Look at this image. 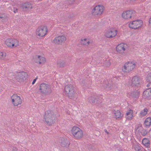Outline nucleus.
<instances>
[{
	"instance_id": "obj_24",
	"label": "nucleus",
	"mask_w": 151,
	"mask_h": 151,
	"mask_svg": "<svg viewBox=\"0 0 151 151\" xmlns=\"http://www.w3.org/2000/svg\"><path fill=\"white\" fill-rule=\"evenodd\" d=\"M142 143L147 148L150 147V142L148 139L146 138L142 140Z\"/></svg>"
},
{
	"instance_id": "obj_25",
	"label": "nucleus",
	"mask_w": 151,
	"mask_h": 151,
	"mask_svg": "<svg viewBox=\"0 0 151 151\" xmlns=\"http://www.w3.org/2000/svg\"><path fill=\"white\" fill-rule=\"evenodd\" d=\"M132 146L135 151H139L141 149L140 145L139 144L133 143Z\"/></svg>"
},
{
	"instance_id": "obj_39",
	"label": "nucleus",
	"mask_w": 151,
	"mask_h": 151,
	"mask_svg": "<svg viewBox=\"0 0 151 151\" xmlns=\"http://www.w3.org/2000/svg\"><path fill=\"white\" fill-rule=\"evenodd\" d=\"M105 83L106 85V87L107 88L109 86V83L108 82V81H107V82H106Z\"/></svg>"
},
{
	"instance_id": "obj_38",
	"label": "nucleus",
	"mask_w": 151,
	"mask_h": 151,
	"mask_svg": "<svg viewBox=\"0 0 151 151\" xmlns=\"http://www.w3.org/2000/svg\"><path fill=\"white\" fill-rule=\"evenodd\" d=\"M17 149L16 147H14L13 148L12 151H17Z\"/></svg>"
},
{
	"instance_id": "obj_18",
	"label": "nucleus",
	"mask_w": 151,
	"mask_h": 151,
	"mask_svg": "<svg viewBox=\"0 0 151 151\" xmlns=\"http://www.w3.org/2000/svg\"><path fill=\"white\" fill-rule=\"evenodd\" d=\"M143 95L147 100L151 99V88H149L145 90L143 93Z\"/></svg>"
},
{
	"instance_id": "obj_31",
	"label": "nucleus",
	"mask_w": 151,
	"mask_h": 151,
	"mask_svg": "<svg viewBox=\"0 0 151 151\" xmlns=\"http://www.w3.org/2000/svg\"><path fill=\"white\" fill-rule=\"evenodd\" d=\"M148 111L147 109L146 108H145L143 110H142L140 112V114L141 116H143L145 115L147 113Z\"/></svg>"
},
{
	"instance_id": "obj_34",
	"label": "nucleus",
	"mask_w": 151,
	"mask_h": 151,
	"mask_svg": "<svg viewBox=\"0 0 151 151\" xmlns=\"http://www.w3.org/2000/svg\"><path fill=\"white\" fill-rule=\"evenodd\" d=\"M104 64L106 66H109L110 65L111 63L109 60H107L104 61Z\"/></svg>"
},
{
	"instance_id": "obj_11",
	"label": "nucleus",
	"mask_w": 151,
	"mask_h": 151,
	"mask_svg": "<svg viewBox=\"0 0 151 151\" xmlns=\"http://www.w3.org/2000/svg\"><path fill=\"white\" fill-rule=\"evenodd\" d=\"M117 31L116 29L111 28L107 31L105 33V36L108 38H112L115 36L117 34Z\"/></svg>"
},
{
	"instance_id": "obj_35",
	"label": "nucleus",
	"mask_w": 151,
	"mask_h": 151,
	"mask_svg": "<svg viewBox=\"0 0 151 151\" xmlns=\"http://www.w3.org/2000/svg\"><path fill=\"white\" fill-rule=\"evenodd\" d=\"M47 115L46 114V113L45 112V115H44V116L43 121H45L46 122H47Z\"/></svg>"
},
{
	"instance_id": "obj_29",
	"label": "nucleus",
	"mask_w": 151,
	"mask_h": 151,
	"mask_svg": "<svg viewBox=\"0 0 151 151\" xmlns=\"http://www.w3.org/2000/svg\"><path fill=\"white\" fill-rule=\"evenodd\" d=\"M139 131L141 135L143 136H145L147 134V131L142 128H140L139 129Z\"/></svg>"
},
{
	"instance_id": "obj_1",
	"label": "nucleus",
	"mask_w": 151,
	"mask_h": 151,
	"mask_svg": "<svg viewBox=\"0 0 151 151\" xmlns=\"http://www.w3.org/2000/svg\"><path fill=\"white\" fill-rule=\"evenodd\" d=\"M65 94L70 99H74L76 98L75 88L71 85H66L64 88Z\"/></svg>"
},
{
	"instance_id": "obj_16",
	"label": "nucleus",
	"mask_w": 151,
	"mask_h": 151,
	"mask_svg": "<svg viewBox=\"0 0 151 151\" xmlns=\"http://www.w3.org/2000/svg\"><path fill=\"white\" fill-rule=\"evenodd\" d=\"M141 78L138 76H134L132 80L131 85L132 86H136L140 84Z\"/></svg>"
},
{
	"instance_id": "obj_13",
	"label": "nucleus",
	"mask_w": 151,
	"mask_h": 151,
	"mask_svg": "<svg viewBox=\"0 0 151 151\" xmlns=\"http://www.w3.org/2000/svg\"><path fill=\"white\" fill-rule=\"evenodd\" d=\"M48 112V124L51 125L55 122V116L52 111Z\"/></svg>"
},
{
	"instance_id": "obj_20",
	"label": "nucleus",
	"mask_w": 151,
	"mask_h": 151,
	"mask_svg": "<svg viewBox=\"0 0 151 151\" xmlns=\"http://www.w3.org/2000/svg\"><path fill=\"white\" fill-rule=\"evenodd\" d=\"M39 90L42 93H46L47 90V84L45 83L41 84L40 86Z\"/></svg>"
},
{
	"instance_id": "obj_2",
	"label": "nucleus",
	"mask_w": 151,
	"mask_h": 151,
	"mask_svg": "<svg viewBox=\"0 0 151 151\" xmlns=\"http://www.w3.org/2000/svg\"><path fill=\"white\" fill-rule=\"evenodd\" d=\"M71 132L76 139H79L83 136V131L77 127H73L71 129Z\"/></svg>"
},
{
	"instance_id": "obj_41",
	"label": "nucleus",
	"mask_w": 151,
	"mask_h": 151,
	"mask_svg": "<svg viewBox=\"0 0 151 151\" xmlns=\"http://www.w3.org/2000/svg\"><path fill=\"white\" fill-rule=\"evenodd\" d=\"M149 22L150 24V25H151V17L150 18L149 20Z\"/></svg>"
},
{
	"instance_id": "obj_26",
	"label": "nucleus",
	"mask_w": 151,
	"mask_h": 151,
	"mask_svg": "<svg viewBox=\"0 0 151 151\" xmlns=\"http://www.w3.org/2000/svg\"><path fill=\"white\" fill-rule=\"evenodd\" d=\"M65 63L64 60H59L57 61V65L58 67H62L64 66Z\"/></svg>"
},
{
	"instance_id": "obj_36",
	"label": "nucleus",
	"mask_w": 151,
	"mask_h": 151,
	"mask_svg": "<svg viewBox=\"0 0 151 151\" xmlns=\"http://www.w3.org/2000/svg\"><path fill=\"white\" fill-rule=\"evenodd\" d=\"M51 92V90L50 88L48 86V93H50Z\"/></svg>"
},
{
	"instance_id": "obj_30",
	"label": "nucleus",
	"mask_w": 151,
	"mask_h": 151,
	"mask_svg": "<svg viewBox=\"0 0 151 151\" xmlns=\"http://www.w3.org/2000/svg\"><path fill=\"white\" fill-rule=\"evenodd\" d=\"M81 43L85 45H87L89 44V40L86 38H84L83 40L81 39Z\"/></svg>"
},
{
	"instance_id": "obj_17",
	"label": "nucleus",
	"mask_w": 151,
	"mask_h": 151,
	"mask_svg": "<svg viewBox=\"0 0 151 151\" xmlns=\"http://www.w3.org/2000/svg\"><path fill=\"white\" fill-rule=\"evenodd\" d=\"M32 60L37 63L40 64L44 61L45 58L40 55H36L33 57Z\"/></svg>"
},
{
	"instance_id": "obj_43",
	"label": "nucleus",
	"mask_w": 151,
	"mask_h": 151,
	"mask_svg": "<svg viewBox=\"0 0 151 151\" xmlns=\"http://www.w3.org/2000/svg\"><path fill=\"white\" fill-rule=\"evenodd\" d=\"M3 17H0V18H2Z\"/></svg>"
},
{
	"instance_id": "obj_33",
	"label": "nucleus",
	"mask_w": 151,
	"mask_h": 151,
	"mask_svg": "<svg viewBox=\"0 0 151 151\" xmlns=\"http://www.w3.org/2000/svg\"><path fill=\"white\" fill-rule=\"evenodd\" d=\"M151 74L150 75H148L147 77V81L151 83Z\"/></svg>"
},
{
	"instance_id": "obj_14",
	"label": "nucleus",
	"mask_w": 151,
	"mask_h": 151,
	"mask_svg": "<svg viewBox=\"0 0 151 151\" xmlns=\"http://www.w3.org/2000/svg\"><path fill=\"white\" fill-rule=\"evenodd\" d=\"M66 40V38L65 36H60L55 37L53 40V42L55 44L61 45L63 43L65 42Z\"/></svg>"
},
{
	"instance_id": "obj_28",
	"label": "nucleus",
	"mask_w": 151,
	"mask_h": 151,
	"mask_svg": "<svg viewBox=\"0 0 151 151\" xmlns=\"http://www.w3.org/2000/svg\"><path fill=\"white\" fill-rule=\"evenodd\" d=\"M114 114V117L116 119L119 118L121 116V113L119 110L115 111Z\"/></svg>"
},
{
	"instance_id": "obj_9",
	"label": "nucleus",
	"mask_w": 151,
	"mask_h": 151,
	"mask_svg": "<svg viewBox=\"0 0 151 151\" xmlns=\"http://www.w3.org/2000/svg\"><path fill=\"white\" fill-rule=\"evenodd\" d=\"M142 25V21L141 20H134L129 24V27L130 28L134 29H137L141 27Z\"/></svg>"
},
{
	"instance_id": "obj_7",
	"label": "nucleus",
	"mask_w": 151,
	"mask_h": 151,
	"mask_svg": "<svg viewBox=\"0 0 151 151\" xmlns=\"http://www.w3.org/2000/svg\"><path fill=\"white\" fill-rule=\"evenodd\" d=\"M12 103L14 106H17L22 103V99L20 96L16 94H13L11 97Z\"/></svg>"
},
{
	"instance_id": "obj_23",
	"label": "nucleus",
	"mask_w": 151,
	"mask_h": 151,
	"mask_svg": "<svg viewBox=\"0 0 151 151\" xmlns=\"http://www.w3.org/2000/svg\"><path fill=\"white\" fill-rule=\"evenodd\" d=\"M139 95V92L138 91H134L130 93V96L133 98H138Z\"/></svg>"
},
{
	"instance_id": "obj_32",
	"label": "nucleus",
	"mask_w": 151,
	"mask_h": 151,
	"mask_svg": "<svg viewBox=\"0 0 151 151\" xmlns=\"http://www.w3.org/2000/svg\"><path fill=\"white\" fill-rule=\"evenodd\" d=\"M6 53L5 52H0V58L3 60H6Z\"/></svg>"
},
{
	"instance_id": "obj_5",
	"label": "nucleus",
	"mask_w": 151,
	"mask_h": 151,
	"mask_svg": "<svg viewBox=\"0 0 151 151\" xmlns=\"http://www.w3.org/2000/svg\"><path fill=\"white\" fill-rule=\"evenodd\" d=\"M47 28L46 26H42L38 28L36 31V35L38 37H43L46 34Z\"/></svg>"
},
{
	"instance_id": "obj_6",
	"label": "nucleus",
	"mask_w": 151,
	"mask_h": 151,
	"mask_svg": "<svg viewBox=\"0 0 151 151\" xmlns=\"http://www.w3.org/2000/svg\"><path fill=\"white\" fill-rule=\"evenodd\" d=\"M6 45L9 47L12 48L15 47L19 45V42L15 39H7L5 41Z\"/></svg>"
},
{
	"instance_id": "obj_42",
	"label": "nucleus",
	"mask_w": 151,
	"mask_h": 151,
	"mask_svg": "<svg viewBox=\"0 0 151 151\" xmlns=\"http://www.w3.org/2000/svg\"><path fill=\"white\" fill-rule=\"evenodd\" d=\"M149 133H150L149 134L150 135V137H151V130H150Z\"/></svg>"
},
{
	"instance_id": "obj_15",
	"label": "nucleus",
	"mask_w": 151,
	"mask_h": 151,
	"mask_svg": "<svg viewBox=\"0 0 151 151\" xmlns=\"http://www.w3.org/2000/svg\"><path fill=\"white\" fill-rule=\"evenodd\" d=\"M88 101L91 104H93L95 103L96 101V104H100L102 102V99H97L95 96H91L88 99Z\"/></svg>"
},
{
	"instance_id": "obj_8",
	"label": "nucleus",
	"mask_w": 151,
	"mask_h": 151,
	"mask_svg": "<svg viewBox=\"0 0 151 151\" xmlns=\"http://www.w3.org/2000/svg\"><path fill=\"white\" fill-rule=\"evenodd\" d=\"M27 73L24 72H16L15 78L19 82H22L25 80L27 76Z\"/></svg>"
},
{
	"instance_id": "obj_22",
	"label": "nucleus",
	"mask_w": 151,
	"mask_h": 151,
	"mask_svg": "<svg viewBox=\"0 0 151 151\" xmlns=\"http://www.w3.org/2000/svg\"><path fill=\"white\" fill-rule=\"evenodd\" d=\"M133 111L131 109H129L126 114L125 117L126 119L129 120H131L133 117Z\"/></svg>"
},
{
	"instance_id": "obj_27",
	"label": "nucleus",
	"mask_w": 151,
	"mask_h": 151,
	"mask_svg": "<svg viewBox=\"0 0 151 151\" xmlns=\"http://www.w3.org/2000/svg\"><path fill=\"white\" fill-rule=\"evenodd\" d=\"M151 118L150 117H148L146 118L145 121V124L147 126H149L151 125Z\"/></svg>"
},
{
	"instance_id": "obj_40",
	"label": "nucleus",
	"mask_w": 151,
	"mask_h": 151,
	"mask_svg": "<svg viewBox=\"0 0 151 151\" xmlns=\"http://www.w3.org/2000/svg\"><path fill=\"white\" fill-rule=\"evenodd\" d=\"M104 131L105 133H106L107 134H109V133L107 131V130L106 129H105L104 130Z\"/></svg>"
},
{
	"instance_id": "obj_10",
	"label": "nucleus",
	"mask_w": 151,
	"mask_h": 151,
	"mask_svg": "<svg viewBox=\"0 0 151 151\" xmlns=\"http://www.w3.org/2000/svg\"><path fill=\"white\" fill-rule=\"evenodd\" d=\"M104 6L100 5L96 6L92 10V14L95 16L101 15L104 11Z\"/></svg>"
},
{
	"instance_id": "obj_3",
	"label": "nucleus",
	"mask_w": 151,
	"mask_h": 151,
	"mask_svg": "<svg viewBox=\"0 0 151 151\" xmlns=\"http://www.w3.org/2000/svg\"><path fill=\"white\" fill-rule=\"evenodd\" d=\"M136 12L134 10H129L124 12L122 14L123 18L125 19H134L136 16Z\"/></svg>"
},
{
	"instance_id": "obj_4",
	"label": "nucleus",
	"mask_w": 151,
	"mask_h": 151,
	"mask_svg": "<svg viewBox=\"0 0 151 151\" xmlns=\"http://www.w3.org/2000/svg\"><path fill=\"white\" fill-rule=\"evenodd\" d=\"M135 66V64L134 62H127L122 67V70L124 73H128L133 70Z\"/></svg>"
},
{
	"instance_id": "obj_37",
	"label": "nucleus",
	"mask_w": 151,
	"mask_h": 151,
	"mask_svg": "<svg viewBox=\"0 0 151 151\" xmlns=\"http://www.w3.org/2000/svg\"><path fill=\"white\" fill-rule=\"evenodd\" d=\"M37 79V78H35V79H34L33 80V81H32V84H34L35 83V81H36Z\"/></svg>"
},
{
	"instance_id": "obj_19",
	"label": "nucleus",
	"mask_w": 151,
	"mask_h": 151,
	"mask_svg": "<svg viewBox=\"0 0 151 151\" xmlns=\"http://www.w3.org/2000/svg\"><path fill=\"white\" fill-rule=\"evenodd\" d=\"M60 140L61 141L60 142L61 143V146L63 147H68L69 143L68 140L64 138H60Z\"/></svg>"
},
{
	"instance_id": "obj_12",
	"label": "nucleus",
	"mask_w": 151,
	"mask_h": 151,
	"mask_svg": "<svg viewBox=\"0 0 151 151\" xmlns=\"http://www.w3.org/2000/svg\"><path fill=\"white\" fill-rule=\"evenodd\" d=\"M127 45L126 44L123 43L118 45L116 47V50L119 53L123 54H125L126 48H127Z\"/></svg>"
},
{
	"instance_id": "obj_21",
	"label": "nucleus",
	"mask_w": 151,
	"mask_h": 151,
	"mask_svg": "<svg viewBox=\"0 0 151 151\" xmlns=\"http://www.w3.org/2000/svg\"><path fill=\"white\" fill-rule=\"evenodd\" d=\"M22 7L25 10L29 11L32 8V6L30 3L27 2L23 4Z\"/></svg>"
}]
</instances>
